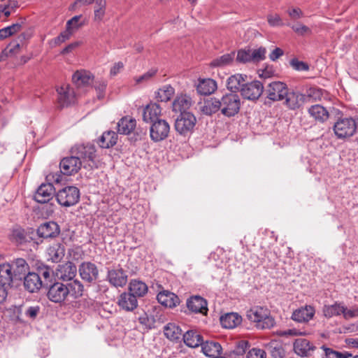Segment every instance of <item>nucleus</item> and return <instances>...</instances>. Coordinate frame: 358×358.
I'll return each instance as SVG.
<instances>
[{
	"label": "nucleus",
	"mask_w": 358,
	"mask_h": 358,
	"mask_svg": "<svg viewBox=\"0 0 358 358\" xmlns=\"http://www.w3.org/2000/svg\"><path fill=\"white\" fill-rule=\"evenodd\" d=\"M266 99L264 104L271 106L273 102L283 101V105L289 110L299 109L305 101L306 96L297 91L290 90L280 81L270 83L265 89Z\"/></svg>",
	"instance_id": "1"
},
{
	"label": "nucleus",
	"mask_w": 358,
	"mask_h": 358,
	"mask_svg": "<svg viewBox=\"0 0 358 358\" xmlns=\"http://www.w3.org/2000/svg\"><path fill=\"white\" fill-rule=\"evenodd\" d=\"M84 292V285L78 280L70 282L56 281L48 287L47 297L54 303H62L69 299V297L78 299Z\"/></svg>",
	"instance_id": "2"
},
{
	"label": "nucleus",
	"mask_w": 358,
	"mask_h": 358,
	"mask_svg": "<svg viewBox=\"0 0 358 358\" xmlns=\"http://www.w3.org/2000/svg\"><path fill=\"white\" fill-rule=\"evenodd\" d=\"M96 152L94 145L90 143L76 144L70 150L71 154L74 155L83 167L88 171L98 168Z\"/></svg>",
	"instance_id": "3"
},
{
	"label": "nucleus",
	"mask_w": 358,
	"mask_h": 358,
	"mask_svg": "<svg viewBox=\"0 0 358 358\" xmlns=\"http://www.w3.org/2000/svg\"><path fill=\"white\" fill-rule=\"evenodd\" d=\"M247 318L255 323V326L259 329H267L274 327L275 322L274 318L270 315L267 308L255 306L250 308L246 313Z\"/></svg>",
	"instance_id": "4"
},
{
	"label": "nucleus",
	"mask_w": 358,
	"mask_h": 358,
	"mask_svg": "<svg viewBox=\"0 0 358 358\" xmlns=\"http://www.w3.org/2000/svg\"><path fill=\"white\" fill-rule=\"evenodd\" d=\"M220 112L227 117H232L237 115L241 108V101L236 93H227L220 99Z\"/></svg>",
	"instance_id": "5"
},
{
	"label": "nucleus",
	"mask_w": 358,
	"mask_h": 358,
	"mask_svg": "<svg viewBox=\"0 0 358 358\" xmlns=\"http://www.w3.org/2000/svg\"><path fill=\"white\" fill-rule=\"evenodd\" d=\"M196 123V119L193 113L183 111L176 119L174 127L180 135L187 136L193 131Z\"/></svg>",
	"instance_id": "6"
},
{
	"label": "nucleus",
	"mask_w": 358,
	"mask_h": 358,
	"mask_svg": "<svg viewBox=\"0 0 358 358\" xmlns=\"http://www.w3.org/2000/svg\"><path fill=\"white\" fill-rule=\"evenodd\" d=\"M80 190L75 186H66L55 194L57 203L64 207L76 205L80 200Z\"/></svg>",
	"instance_id": "7"
},
{
	"label": "nucleus",
	"mask_w": 358,
	"mask_h": 358,
	"mask_svg": "<svg viewBox=\"0 0 358 358\" xmlns=\"http://www.w3.org/2000/svg\"><path fill=\"white\" fill-rule=\"evenodd\" d=\"M357 129V124L352 117L340 118L334 125V131L338 138L352 136Z\"/></svg>",
	"instance_id": "8"
},
{
	"label": "nucleus",
	"mask_w": 358,
	"mask_h": 358,
	"mask_svg": "<svg viewBox=\"0 0 358 358\" xmlns=\"http://www.w3.org/2000/svg\"><path fill=\"white\" fill-rule=\"evenodd\" d=\"M106 280L116 288L123 287L128 281V275L120 264L107 269Z\"/></svg>",
	"instance_id": "9"
},
{
	"label": "nucleus",
	"mask_w": 358,
	"mask_h": 358,
	"mask_svg": "<svg viewBox=\"0 0 358 358\" xmlns=\"http://www.w3.org/2000/svg\"><path fill=\"white\" fill-rule=\"evenodd\" d=\"M150 124V136L152 141L159 142L168 137L170 132V125L166 120L159 119Z\"/></svg>",
	"instance_id": "10"
},
{
	"label": "nucleus",
	"mask_w": 358,
	"mask_h": 358,
	"mask_svg": "<svg viewBox=\"0 0 358 358\" xmlns=\"http://www.w3.org/2000/svg\"><path fill=\"white\" fill-rule=\"evenodd\" d=\"M264 85L259 80H253L250 83H245L241 88V94L243 99L256 101L264 92Z\"/></svg>",
	"instance_id": "11"
},
{
	"label": "nucleus",
	"mask_w": 358,
	"mask_h": 358,
	"mask_svg": "<svg viewBox=\"0 0 358 358\" xmlns=\"http://www.w3.org/2000/svg\"><path fill=\"white\" fill-rule=\"evenodd\" d=\"M79 275L83 280L93 283L99 278V269L96 265L91 262H83L78 266Z\"/></svg>",
	"instance_id": "12"
},
{
	"label": "nucleus",
	"mask_w": 358,
	"mask_h": 358,
	"mask_svg": "<svg viewBox=\"0 0 358 358\" xmlns=\"http://www.w3.org/2000/svg\"><path fill=\"white\" fill-rule=\"evenodd\" d=\"M83 167L77 157L74 155L64 157L59 163V169L62 173L66 176H71L78 172Z\"/></svg>",
	"instance_id": "13"
},
{
	"label": "nucleus",
	"mask_w": 358,
	"mask_h": 358,
	"mask_svg": "<svg viewBox=\"0 0 358 358\" xmlns=\"http://www.w3.org/2000/svg\"><path fill=\"white\" fill-rule=\"evenodd\" d=\"M55 188L51 183H43L37 189L34 199L37 203H46L55 196Z\"/></svg>",
	"instance_id": "14"
},
{
	"label": "nucleus",
	"mask_w": 358,
	"mask_h": 358,
	"mask_svg": "<svg viewBox=\"0 0 358 358\" xmlns=\"http://www.w3.org/2000/svg\"><path fill=\"white\" fill-rule=\"evenodd\" d=\"M159 287L162 289L159 291L157 299L160 304L169 308H173L180 304V300L178 295L169 290L164 289L161 285Z\"/></svg>",
	"instance_id": "15"
},
{
	"label": "nucleus",
	"mask_w": 358,
	"mask_h": 358,
	"mask_svg": "<svg viewBox=\"0 0 358 358\" xmlns=\"http://www.w3.org/2000/svg\"><path fill=\"white\" fill-rule=\"evenodd\" d=\"M60 233V227L55 222H47L41 224L37 229V234L43 238H53Z\"/></svg>",
	"instance_id": "16"
},
{
	"label": "nucleus",
	"mask_w": 358,
	"mask_h": 358,
	"mask_svg": "<svg viewBox=\"0 0 358 358\" xmlns=\"http://www.w3.org/2000/svg\"><path fill=\"white\" fill-rule=\"evenodd\" d=\"M188 310L194 313L206 315L208 312L207 301L200 296H193L187 300Z\"/></svg>",
	"instance_id": "17"
},
{
	"label": "nucleus",
	"mask_w": 358,
	"mask_h": 358,
	"mask_svg": "<svg viewBox=\"0 0 358 358\" xmlns=\"http://www.w3.org/2000/svg\"><path fill=\"white\" fill-rule=\"evenodd\" d=\"M24 289L30 293L37 292L44 285L42 279L36 272H29L22 279Z\"/></svg>",
	"instance_id": "18"
},
{
	"label": "nucleus",
	"mask_w": 358,
	"mask_h": 358,
	"mask_svg": "<svg viewBox=\"0 0 358 358\" xmlns=\"http://www.w3.org/2000/svg\"><path fill=\"white\" fill-rule=\"evenodd\" d=\"M15 280H22L29 272V266L22 258H17L10 264Z\"/></svg>",
	"instance_id": "19"
},
{
	"label": "nucleus",
	"mask_w": 358,
	"mask_h": 358,
	"mask_svg": "<svg viewBox=\"0 0 358 358\" xmlns=\"http://www.w3.org/2000/svg\"><path fill=\"white\" fill-rule=\"evenodd\" d=\"M162 113V108L159 104L150 102L143 108V120L146 123H151L159 120V117Z\"/></svg>",
	"instance_id": "20"
},
{
	"label": "nucleus",
	"mask_w": 358,
	"mask_h": 358,
	"mask_svg": "<svg viewBox=\"0 0 358 358\" xmlns=\"http://www.w3.org/2000/svg\"><path fill=\"white\" fill-rule=\"evenodd\" d=\"M117 303L122 310L131 312L138 306L137 297L129 292H123L120 295Z\"/></svg>",
	"instance_id": "21"
},
{
	"label": "nucleus",
	"mask_w": 358,
	"mask_h": 358,
	"mask_svg": "<svg viewBox=\"0 0 358 358\" xmlns=\"http://www.w3.org/2000/svg\"><path fill=\"white\" fill-rule=\"evenodd\" d=\"M315 310L312 306H305L295 310L292 319L298 322H307L314 317Z\"/></svg>",
	"instance_id": "22"
},
{
	"label": "nucleus",
	"mask_w": 358,
	"mask_h": 358,
	"mask_svg": "<svg viewBox=\"0 0 358 358\" xmlns=\"http://www.w3.org/2000/svg\"><path fill=\"white\" fill-rule=\"evenodd\" d=\"M57 100L61 107L68 106L74 99V92L68 85H62L57 89Z\"/></svg>",
	"instance_id": "23"
},
{
	"label": "nucleus",
	"mask_w": 358,
	"mask_h": 358,
	"mask_svg": "<svg viewBox=\"0 0 358 358\" xmlns=\"http://www.w3.org/2000/svg\"><path fill=\"white\" fill-rule=\"evenodd\" d=\"M199 110L206 115H212L220 111V99L212 97L204 100L203 103H200Z\"/></svg>",
	"instance_id": "24"
},
{
	"label": "nucleus",
	"mask_w": 358,
	"mask_h": 358,
	"mask_svg": "<svg viewBox=\"0 0 358 358\" xmlns=\"http://www.w3.org/2000/svg\"><path fill=\"white\" fill-rule=\"evenodd\" d=\"M195 86L197 92L205 96L211 94L217 87L216 82L211 78H200Z\"/></svg>",
	"instance_id": "25"
},
{
	"label": "nucleus",
	"mask_w": 358,
	"mask_h": 358,
	"mask_svg": "<svg viewBox=\"0 0 358 358\" xmlns=\"http://www.w3.org/2000/svg\"><path fill=\"white\" fill-rule=\"evenodd\" d=\"M76 272L77 268L76 265L71 262H68L61 266L57 276L59 280L64 282H70L74 280L73 278L76 275Z\"/></svg>",
	"instance_id": "26"
},
{
	"label": "nucleus",
	"mask_w": 358,
	"mask_h": 358,
	"mask_svg": "<svg viewBox=\"0 0 358 358\" xmlns=\"http://www.w3.org/2000/svg\"><path fill=\"white\" fill-rule=\"evenodd\" d=\"M136 126L135 118L129 116L122 117L117 124V132L122 135H129L133 131Z\"/></svg>",
	"instance_id": "27"
},
{
	"label": "nucleus",
	"mask_w": 358,
	"mask_h": 358,
	"mask_svg": "<svg viewBox=\"0 0 358 358\" xmlns=\"http://www.w3.org/2000/svg\"><path fill=\"white\" fill-rule=\"evenodd\" d=\"M246 78V75L241 73H236L231 76L227 79V89L231 91V93H236L238 91L241 92V88L245 85Z\"/></svg>",
	"instance_id": "28"
},
{
	"label": "nucleus",
	"mask_w": 358,
	"mask_h": 358,
	"mask_svg": "<svg viewBox=\"0 0 358 358\" xmlns=\"http://www.w3.org/2000/svg\"><path fill=\"white\" fill-rule=\"evenodd\" d=\"M182 339L185 344L192 348L200 346L203 341V336L196 330L190 329L182 334Z\"/></svg>",
	"instance_id": "29"
},
{
	"label": "nucleus",
	"mask_w": 358,
	"mask_h": 358,
	"mask_svg": "<svg viewBox=\"0 0 358 358\" xmlns=\"http://www.w3.org/2000/svg\"><path fill=\"white\" fill-rule=\"evenodd\" d=\"M94 79L93 75L85 70L77 71L72 76L73 82L77 87H85L92 83Z\"/></svg>",
	"instance_id": "30"
},
{
	"label": "nucleus",
	"mask_w": 358,
	"mask_h": 358,
	"mask_svg": "<svg viewBox=\"0 0 358 358\" xmlns=\"http://www.w3.org/2000/svg\"><path fill=\"white\" fill-rule=\"evenodd\" d=\"M314 348L309 341L305 338L296 339L294 343V352L301 357L309 356Z\"/></svg>",
	"instance_id": "31"
},
{
	"label": "nucleus",
	"mask_w": 358,
	"mask_h": 358,
	"mask_svg": "<svg viewBox=\"0 0 358 358\" xmlns=\"http://www.w3.org/2000/svg\"><path fill=\"white\" fill-rule=\"evenodd\" d=\"M242 322V317L236 313H229L221 316L220 323L225 329H234Z\"/></svg>",
	"instance_id": "32"
},
{
	"label": "nucleus",
	"mask_w": 358,
	"mask_h": 358,
	"mask_svg": "<svg viewBox=\"0 0 358 358\" xmlns=\"http://www.w3.org/2000/svg\"><path fill=\"white\" fill-rule=\"evenodd\" d=\"M200 345L201 346L202 352L207 357H213L220 355L222 353V346L217 342L208 341L203 342V341Z\"/></svg>",
	"instance_id": "33"
},
{
	"label": "nucleus",
	"mask_w": 358,
	"mask_h": 358,
	"mask_svg": "<svg viewBox=\"0 0 358 358\" xmlns=\"http://www.w3.org/2000/svg\"><path fill=\"white\" fill-rule=\"evenodd\" d=\"M192 104V98L187 94L178 96L173 102L172 108L175 112L187 111Z\"/></svg>",
	"instance_id": "34"
},
{
	"label": "nucleus",
	"mask_w": 358,
	"mask_h": 358,
	"mask_svg": "<svg viewBox=\"0 0 358 358\" xmlns=\"http://www.w3.org/2000/svg\"><path fill=\"white\" fill-rule=\"evenodd\" d=\"M10 263L0 264V285L11 287L14 277Z\"/></svg>",
	"instance_id": "35"
},
{
	"label": "nucleus",
	"mask_w": 358,
	"mask_h": 358,
	"mask_svg": "<svg viewBox=\"0 0 358 358\" xmlns=\"http://www.w3.org/2000/svg\"><path fill=\"white\" fill-rule=\"evenodd\" d=\"M148 291V285L142 280L133 279L129 284V292L136 297H143Z\"/></svg>",
	"instance_id": "36"
},
{
	"label": "nucleus",
	"mask_w": 358,
	"mask_h": 358,
	"mask_svg": "<svg viewBox=\"0 0 358 358\" xmlns=\"http://www.w3.org/2000/svg\"><path fill=\"white\" fill-rule=\"evenodd\" d=\"M48 255L52 262H59L64 257L65 248L62 243H54L48 248Z\"/></svg>",
	"instance_id": "37"
},
{
	"label": "nucleus",
	"mask_w": 358,
	"mask_h": 358,
	"mask_svg": "<svg viewBox=\"0 0 358 358\" xmlns=\"http://www.w3.org/2000/svg\"><path fill=\"white\" fill-rule=\"evenodd\" d=\"M164 336L170 341H178L182 336V331L175 323H168L163 329Z\"/></svg>",
	"instance_id": "38"
},
{
	"label": "nucleus",
	"mask_w": 358,
	"mask_h": 358,
	"mask_svg": "<svg viewBox=\"0 0 358 358\" xmlns=\"http://www.w3.org/2000/svg\"><path fill=\"white\" fill-rule=\"evenodd\" d=\"M308 113L315 120L324 122L329 118V112L320 104L312 106L308 109Z\"/></svg>",
	"instance_id": "39"
},
{
	"label": "nucleus",
	"mask_w": 358,
	"mask_h": 358,
	"mask_svg": "<svg viewBox=\"0 0 358 358\" xmlns=\"http://www.w3.org/2000/svg\"><path fill=\"white\" fill-rule=\"evenodd\" d=\"M117 134L114 131H107L103 133L98 143L102 148H109L117 143Z\"/></svg>",
	"instance_id": "40"
},
{
	"label": "nucleus",
	"mask_w": 358,
	"mask_h": 358,
	"mask_svg": "<svg viewBox=\"0 0 358 358\" xmlns=\"http://www.w3.org/2000/svg\"><path fill=\"white\" fill-rule=\"evenodd\" d=\"M345 306L343 303L340 302H335L331 305H325L322 309L323 315L327 318L338 316L343 314Z\"/></svg>",
	"instance_id": "41"
},
{
	"label": "nucleus",
	"mask_w": 358,
	"mask_h": 358,
	"mask_svg": "<svg viewBox=\"0 0 358 358\" xmlns=\"http://www.w3.org/2000/svg\"><path fill=\"white\" fill-rule=\"evenodd\" d=\"M235 52L224 54L216 57L210 62V66L214 68H222L230 65L235 58Z\"/></svg>",
	"instance_id": "42"
},
{
	"label": "nucleus",
	"mask_w": 358,
	"mask_h": 358,
	"mask_svg": "<svg viewBox=\"0 0 358 358\" xmlns=\"http://www.w3.org/2000/svg\"><path fill=\"white\" fill-rule=\"evenodd\" d=\"M267 350L273 358H284L286 351L283 345L278 341H271L266 346Z\"/></svg>",
	"instance_id": "43"
},
{
	"label": "nucleus",
	"mask_w": 358,
	"mask_h": 358,
	"mask_svg": "<svg viewBox=\"0 0 358 358\" xmlns=\"http://www.w3.org/2000/svg\"><path fill=\"white\" fill-rule=\"evenodd\" d=\"M36 273L39 274V276L42 279V282H44L43 286H48V283L51 282L52 277L53 275V270L48 266L43 264H37Z\"/></svg>",
	"instance_id": "44"
},
{
	"label": "nucleus",
	"mask_w": 358,
	"mask_h": 358,
	"mask_svg": "<svg viewBox=\"0 0 358 358\" xmlns=\"http://www.w3.org/2000/svg\"><path fill=\"white\" fill-rule=\"evenodd\" d=\"M175 93V90L169 85H164L156 92L158 101L166 102L169 101Z\"/></svg>",
	"instance_id": "45"
},
{
	"label": "nucleus",
	"mask_w": 358,
	"mask_h": 358,
	"mask_svg": "<svg viewBox=\"0 0 358 358\" xmlns=\"http://www.w3.org/2000/svg\"><path fill=\"white\" fill-rule=\"evenodd\" d=\"M106 10V1L99 0V2L94 3V17L93 20L96 22H101L105 15Z\"/></svg>",
	"instance_id": "46"
},
{
	"label": "nucleus",
	"mask_w": 358,
	"mask_h": 358,
	"mask_svg": "<svg viewBox=\"0 0 358 358\" xmlns=\"http://www.w3.org/2000/svg\"><path fill=\"white\" fill-rule=\"evenodd\" d=\"M22 29V23H15L0 29V40H3L13 34L19 32Z\"/></svg>",
	"instance_id": "47"
},
{
	"label": "nucleus",
	"mask_w": 358,
	"mask_h": 358,
	"mask_svg": "<svg viewBox=\"0 0 358 358\" xmlns=\"http://www.w3.org/2000/svg\"><path fill=\"white\" fill-rule=\"evenodd\" d=\"M322 348L324 351V356L322 358H348L352 356L348 352H338L331 348L322 346Z\"/></svg>",
	"instance_id": "48"
},
{
	"label": "nucleus",
	"mask_w": 358,
	"mask_h": 358,
	"mask_svg": "<svg viewBox=\"0 0 358 358\" xmlns=\"http://www.w3.org/2000/svg\"><path fill=\"white\" fill-rule=\"evenodd\" d=\"M236 60L238 63L246 64L252 62L250 49H241L237 52Z\"/></svg>",
	"instance_id": "49"
},
{
	"label": "nucleus",
	"mask_w": 358,
	"mask_h": 358,
	"mask_svg": "<svg viewBox=\"0 0 358 358\" xmlns=\"http://www.w3.org/2000/svg\"><path fill=\"white\" fill-rule=\"evenodd\" d=\"M41 313V307L38 305L29 306L25 308L24 315L26 317L34 320Z\"/></svg>",
	"instance_id": "50"
},
{
	"label": "nucleus",
	"mask_w": 358,
	"mask_h": 358,
	"mask_svg": "<svg viewBox=\"0 0 358 358\" xmlns=\"http://www.w3.org/2000/svg\"><path fill=\"white\" fill-rule=\"evenodd\" d=\"M266 50L264 47L257 49L251 50V56L252 63L259 62L266 58Z\"/></svg>",
	"instance_id": "51"
},
{
	"label": "nucleus",
	"mask_w": 358,
	"mask_h": 358,
	"mask_svg": "<svg viewBox=\"0 0 358 358\" xmlns=\"http://www.w3.org/2000/svg\"><path fill=\"white\" fill-rule=\"evenodd\" d=\"M82 17L81 15H76L71 19L69 20L66 22V27L74 32L78 28L83 26V23L80 22V19Z\"/></svg>",
	"instance_id": "52"
},
{
	"label": "nucleus",
	"mask_w": 358,
	"mask_h": 358,
	"mask_svg": "<svg viewBox=\"0 0 358 358\" xmlns=\"http://www.w3.org/2000/svg\"><path fill=\"white\" fill-rule=\"evenodd\" d=\"M289 64L294 70L298 71H307L309 70V66L307 63L299 61L296 58L292 59Z\"/></svg>",
	"instance_id": "53"
},
{
	"label": "nucleus",
	"mask_w": 358,
	"mask_h": 358,
	"mask_svg": "<svg viewBox=\"0 0 358 358\" xmlns=\"http://www.w3.org/2000/svg\"><path fill=\"white\" fill-rule=\"evenodd\" d=\"M294 31L301 36H303L306 34L311 33V30L309 27L306 25L301 24L300 23H297L296 24L291 25L289 23L287 24Z\"/></svg>",
	"instance_id": "54"
},
{
	"label": "nucleus",
	"mask_w": 358,
	"mask_h": 358,
	"mask_svg": "<svg viewBox=\"0 0 358 358\" xmlns=\"http://www.w3.org/2000/svg\"><path fill=\"white\" fill-rule=\"evenodd\" d=\"M267 21L271 27H282L284 23L279 15L269 14L267 15Z\"/></svg>",
	"instance_id": "55"
},
{
	"label": "nucleus",
	"mask_w": 358,
	"mask_h": 358,
	"mask_svg": "<svg viewBox=\"0 0 358 358\" xmlns=\"http://www.w3.org/2000/svg\"><path fill=\"white\" fill-rule=\"evenodd\" d=\"M247 358H266V353L262 349L253 348L248 351Z\"/></svg>",
	"instance_id": "56"
},
{
	"label": "nucleus",
	"mask_w": 358,
	"mask_h": 358,
	"mask_svg": "<svg viewBox=\"0 0 358 358\" xmlns=\"http://www.w3.org/2000/svg\"><path fill=\"white\" fill-rule=\"evenodd\" d=\"M73 33V32H72L71 30L67 29V28L66 27V29L64 31L61 32L60 34L55 38V43L56 45H59L65 42L66 40L70 38Z\"/></svg>",
	"instance_id": "57"
},
{
	"label": "nucleus",
	"mask_w": 358,
	"mask_h": 358,
	"mask_svg": "<svg viewBox=\"0 0 358 358\" xmlns=\"http://www.w3.org/2000/svg\"><path fill=\"white\" fill-rule=\"evenodd\" d=\"M106 86L107 83L105 80H101L96 83L95 89L97 92V97L99 99H101L104 96Z\"/></svg>",
	"instance_id": "58"
},
{
	"label": "nucleus",
	"mask_w": 358,
	"mask_h": 358,
	"mask_svg": "<svg viewBox=\"0 0 358 358\" xmlns=\"http://www.w3.org/2000/svg\"><path fill=\"white\" fill-rule=\"evenodd\" d=\"M157 73L156 69H151L148 71V72L145 73L142 76H140L138 77H136L135 78L136 84H140L143 82L148 81L150 80L152 77H153Z\"/></svg>",
	"instance_id": "59"
},
{
	"label": "nucleus",
	"mask_w": 358,
	"mask_h": 358,
	"mask_svg": "<svg viewBox=\"0 0 358 358\" xmlns=\"http://www.w3.org/2000/svg\"><path fill=\"white\" fill-rule=\"evenodd\" d=\"M13 236L16 240V241H17L20 243L25 241L26 237L24 235V230L20 228L13 229Z\"/></svg>",
	"instance_id": "60"
},
{
	"label": "nucleus",
	"mask_w": 358,
	"mask_h": 358,
	"mask_svg": "<svg viewBox=\"0 0 358 358\" xmlns=\"http://www.w3.org/2000/svg\"><path fill=\"white\" fill-rule=\"evenodd\" d=\"M343 317L345 320H348L350 318L357 317H358V308H355L350 310H348L347 307L345 306V310L343 313Z\"/></svg>",
	"instance_id": "61"
},
{
	"label": "nucleus",
	"mask_w": 358,
	"mask_h": 358,
	"mask_svg": "<svg viewBox=\"0 0 358 358\" xmlns=\"http://www.w3.org/2000/svg\"><path fill=\"white\" fill-rule=\"evenodd\" d=\"M249 347V343L246 341H240L236 348V353L237 355H243L247 349Z\"/></svg>",
	"instance_id": "62"
},
{
	"label": "nucleus",
	"mask_w": 358,
	"mask_h": 358,
	"mask_svg": "<svg viewBox=\"0 0 358 358\" xmlns=\"http://www.w3.org/2000/svg\"><path fill=\"white\" fill-rule=\"evenodd\" d=\"M289 17L293 20H297L303 16V12L299 8H294L287 10Z\"/></svg>",
	"instance_id": "63"
},
{
	"label": "nucleus",
	"mask_w": 358,
	"mask_h": 358,
	"mask_svg": "<svg viewBox=\"0 0 358 358\" xmlns=\"http://www.w3.org/2000/svg\"><path fill=\"white\" fill-rule=\"evenodd\" d=\"M284 52L280 48H275L269 55V59L271 61L277 60L280 57L283 55Z\"/></svg>",
	"instance_id": "64"
}]
</instances>
